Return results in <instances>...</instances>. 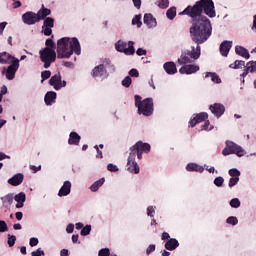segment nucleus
<instances>
[{"instance_id": "nucleus-1", "label": "nucleus", "mask_w": 256, "mask_h": 256, "mask_svg": "<svg viewBox=\"0 0 256 256\" xmlns=\"http://www.w3.org/2000/svg\"><path fill=\"white\" fill-rule=\"evenodd\" d=\"M203 13L207 16H203ZM179 15H187L192 19L190 27V37L197 47H192V50H183L177 60L178 65H189L195 63L201 57V46L209 40L213 33L210 17L217 16L215 11V3L213 0H199L193 6H187Z\"/></svg>"}, {"instance_id": "nucleus-2", "label": "nucleus", "mask_w": 256, "mask_h": 256, "mask_svg": "<svg viewBox=\"0 0 256 256\" xmlns=\"http://www.w3.org/2000/svg\"><path fill=\"white\" fill-rule=\"evenodd\" d=\"M81 55V44L77 38L64 37L57 42V58L69 59L71 55Z\"/></svg>"}, {"instance_id": "nucleus-3", "label": "nucleus", "mask_w": 256, "mask_h": 256, "mask_svg": "<svg viewBox=\"0 0 256 256\" xmlns=\"http://www.w3.org/2000/svg\"><path fill=\"white\" fill-rule=\"evenodd\" d=\"M135 105L138 108V114L144 117H151L153 115V98H143L140 95H135Z\"/></svg>"}, {"instance_id": "nucleus-4", "label": "nucleus", "mask_w": 256, "mask_h": 256, "mask_svg": "<svg viewBox=\"0 0 256 256\" xmlns=\"http://www.w3.org/2000/svg\"><path fill=\"white\" fill-rule=\"evenodd\" d=\"M40 60L44 63V69H49L51 63H55L57 60V52L52 48H43L39 51Z\"/></svg>"}, {"instance_id": "nucleus-5", "label": "nucleus", "mask_w": 256, "mask_h": 256, "mask_svg": "<svg viewBox=\"0 0 256 256\" xmlns=\"http://www.w3.org/2000/svg\"><path fill=\"white\" fill-rule=\"evenodd\" d=\"M129 150L131 155H134V157H137L139 160H141L143 159V153L151 152V144L138 141L132 147H130Z\"/></svg>"}, {"instance_id": "nucleus-6", "label": "nucleus", "mask_w": 256, "mask_h": 256, "mask_svg": "<svg viewBox=\"0 0 256 256\" xmlns=\"http://www.w3.org/2000/svg\"><path fill=\"white\" fill-rule=\"evenodd\" d=\"M222 155L227 157V155H237V157H244L245 149L237 145L233 141H226V147L222 150Z\"/></svg>"}, {"instance_id": "nucleus-7", "label": "nucleus", "mask_w": 256, "mask_h": 256, "mask_svg": "<svg viewBox=\"0 0 256 256\" xmlns=\"http://www.w3.org/2000/svg\"><path fill=\"white\" fill-rule=\"evenodd\" d=\"M135 42L129 41L128 44L125 41L119 40L115 43V49L119 53H124L125 55H135Z\"/></svg>"}, {"instance_id": "nucleus-8", "label": "nucleus", "mask_w": 256, "mask_h": 256, "mask_svg": "<svg viewBox=\"0 0 256 256\" xmlns=\"http://www.w3.org/2000/svg\"><path fill=\"white\" fill-rule=\"evenodd\" d=\"M55 27V19L51 17L44 18L43 26H42V33L46 37H49L52 35L53 30L52 28Z\"/></svg>"}, {"instance_id": "nucleus-9", "label": "nucleus", "mask_w": 256, "mask_h": 256, "mask_svg": "<svg viewBox=\"0 0 256 256\" xmlns=\"http://www.w3.org/2000/svg\"><path fill=\"white\" fill-rule=\"evenodd\" d=\"M22 21L25 25H35V23H39V17L37 13L28 11L22 15Z\"/></svg>"}, {"instance_id": "nucleus-10", "label": "nucleus", "mask_w": 256, "mask_h": 256, "mask_svg": "<svg viewBox=\"0 0 256 256\" xmlns=\"http://www.w3.org/2000/svg\"><path fill=\"white\" fill-rule=\"evenodd\" d=\"M137 156H134V154L129 153L128 156V162H127V171H129V173H135V175H137V173H139L140 169H139V164H137V162L135 161Z\"/></svg>"}, {"instance_id": "nucleus-11", "label": "nucleus", "mask_w": 256, "mask_h": 256, "mask_svg": "<svg viewBox=\"0 0 256 256\" xmlns=\"http://www.w3.org/2000/svg\"><path fill=\"white\" fill-rule=\"evenodd\" d=\"M18 70H19V60H15L6 69V79H8V81H13V79H15V73H17Z\"/></svg>"}, {"instance_id": "nucleus-12", "label": "nucleus", "mask_w": 256, "mask_h": 256, "mask_svg": "<svg viewBox=\"0 0 256 256\" xmlns=\"http://www.w3.org/2000/svg\"><path fill=\"white\" fill-rule=\"evenodd\" d=\"M107 65H109V62L94 67V69L91 72L92 77H107Z\"/></svg>"}, {"instance_id": "nucleus-13", "label": "nucleus", "mask_w": 256, "mask_h": 256, "mask_svg": "<svg viewBox=\"0 0 256 256\" xmlns=\"http://www.w3.org/2000/svg\"><path fill=\"white\" fill-rule=\"evenodd\" d=\"M207 119H209V114H207V112L194 114V117L189 121V127H195V125L203 123V121H207Z\"/></svg>"}, {"instance_id": "nucleus-14", "label": "nucleus", "mask_w": 256, "mask_h": 256, "mask_svg": "<svg viewBox=\"0 0 256 256\" xmlns=\"http://www.w3.org/2000/svg\"><path fill=\"white\" fill-rule=\"evenodd\" d=\"M184 66H182L179 69V73L181 75H193V73H197V71H199V65H195V64H183Z\"/></svg>"}, {"instance_id": "nucleus-15", "label": "nucleus", "mask_w": 256, "mask_h": 256, "mask_svg": "<svg viewBox=\"0 0 256 256\" xmlns=\"http://www.w3.org/2000/svg\"><path fill=\"white\" fill-rule=\"evenodd\" d=\"M209 109L211 113H213V115L217 117V119H219V117H222V115L225 113V106L221 103H214L209 106Z\"/></svg>"}, {"instance_id": "nucleus-16", "label": "nucleus", "mask_w": 256, "mask_h": 256, "mask_svg": "<svg viewBox=\"0 0 256 256\" xmlns=\"http://www.w3.org/2000/svg\"><path fill=\"white\" fill-rule=\"evenodd\" d=\"M14 61H19V59L15 58V56H13L7 52H0V64L1 65H11Z\"/></svg>"}, {"instance_id": "nucleus-17", "label": "nucleus", "mask_w": 256, "mask_h": 256, "mask_svg": "<svg viewBox=\"0 0 256 256\" xmlns=\"http://www.w3.org/2000/svg\"><path fill=\"white\" fill-rule=\"evenodd\" d=\"M49 85L54 87L55 91L61 90V73L58 72L54 76H52L49 80Z\"/></svg>"}, {"instance_id": "nucleus-18", "label": "nucleus", "mask_w": 256, "mask_h": 256, "mask_svg": "<svg viewBox=\"0 0 256 256\" xmlns=\"http://www.w3.org/2000/svg\"><path fill=\"white\" fill-rule=\"evenodd\" d=\"M231 47H233V42L231 41H223L220 44V53L222 57H227L229 55V51H231Z\"/></svg>"}, {"instance_id": "nucleus-19", "label": "nucleus", "mask_w": 256, "mask_h": 256, "mask_svg": "<svg viewBox=\"0 0 256 256\" xmlns=\"http://www.w3.org/2000/svg\"><path fill=\"white\" fill-rule=\"evenodd\" d=\"M23 179H25L23 173H17L8 180V183L9 185H12V187H18V185H21V183H23Z\"/></svg>"}, {"instance_id": "nucleus-20", "label": "nucleus", "mask_w": 256, "mask_h": 256, "mask_svg": "<svg viewBox=\"0 0 256 256\" xmlns=\"http://www.w3.org/2000/svg\"><path fill=\"white\" fill-rule=\"evenodd\" d=\"M71 193V182L70 181H64L62 187L60 188L58 192V197H67Z\"/></svg>"}, {"instance_id": "nucleus-21", "label": "nucleus", "mask_w": 256, "mask_h": 256, "mask_svg": "<svg viewBox=\"0 0 256 256\" xmlns=\"http://www.w3.org/2000/svg\"><path fill=\"white\" fill-rule=\"evenodd\" d=\"M144 24L147 25L149 29L157 27V19L153 17V14L148 13L144 15Z\"/></svg>"}, {"instance_id": "nucleus-22", "label": "nucleus", "mask_w": 256, "mask_h": 256, "mask_svg": "<svg viewBox=\"0 0 256 256\" xmlns=\"http://www.w3.org/2000/svg\"><path fill=\"white\" fill-rule=\"evenodd\" d=\"M36 15L38 16L39 21H43V19H47V17L51 15V9L45 8V5L42 4Z\"/></svg>"}, {"instance_id": "nucleus-23", "label": "nucleus", "mask_w": 256, "mask_h": 256, "mask_svg": "<svg viewBox=\"0 0 256 256\" xmlns=\"http://www.w3.org/2000/svg\"><path fill=\"white\" fill-rule=\"evenodd\" d=\"M163 67L168 75H175V73H177V65L175 62H166Z\"/></svg>"}, {"instance_id": "nucleus-24", "label": "nucleus", "mask_w": 256, "mask_h": 256, "mask_svg": "<svg viewBox=\"0 0 256 256\" xmlns=\"http://www.w3.org/2000/svg\"><path fill=\"white\" fill-rule=\"evenodd\" d=\"M164 247L167 249V251H175V249L179 247V241L175 238H170L166 241Z\"/></svg>"}, {"instance_id": "nucleus-25", "label": "nucleus", "mask_w": 256, "mask_h": 256, "mask_svg": "<svg viewBox=\"0 0 256 256\" xmlns=\"http://www.w3.org/2000/svg\"><path fill=\"white\" fill-rule=\"evenodd\" d=\"M81 136L77 132H71L68 139V145H79Z\"/></svg>"}, {"instance_id": "nucleus-26", "label": "nucleus", "mask_w": 256, "mask_h": 256, "mask_svg": "<svg viewBox=\"0 0 256 256\" xmlns=\"http://www.w3.org/2000/svg\"><path fill=\"white\" fill-rule=\"evenodd\" d=\"M55 99H57V93L53 91L47 92L44 97L46 105H53V103H55Z\"/></svg>"}, {"instance_id": "nucleus-27", "label": "nucleus", "mask_w": 256, "mask_h": 256, "mask_svg": "<svg viewBox=\"0 0 256 256\" xmlns=\"http://www.w3.org/2000/svg\"><path fill=\"white\" fill-rule=\"evenodd\" d=\"M235 53L236 55H240V57H243L244 59H249L251 57V55H249V50L245 49L242 46H236Z\"/></svg>"}, {"instance_id": "nucleus-28", "label": "nucleus", "mask_w": 256, "mask_h": 256, "mask_svg": "<svg viewBox=\"0 0 256 256\" xmlns=\"http://www.w3.org/2000/svg\"><path fill=\"white\" fill-rule=\"evenodd\" d=\"M186 171H195L196 173H203V171H205V168L196 163H189L186 166Z\"/></svg>"}, {"instance_id": "nucleus-29", "label": "nucleus", "mask_w": 256, "mask_h": 256, "mask_svg": "<svg viewBox=\"0 0 256 256\" xmlns=\"http://www.w3.org/2000/svg\"><path fill=\"white\" fill-rule=\"evenodd\" d=\"M13 199H14L13 194H7L1 197L2 205L4 207H11V205H13Z\"/></svg>"}, {"instance_id": "nucleus-30", "label": "nucleus", "mask_w": 256, "mask_h": 256, "mask_svg": "<svg viewBox=\"0 0 256 256\" xmlns=\"http://www.w3.org/2000/svg\"><path fill=\"white\" fill-rule=\"evenodd\" d=\"M105 183V178H101L99 180H97L96 182H94L91 186H90V191H93V193H95L96 191H99V188Z\"/></svg>"}, {"instance_id": "nucleus-31", "label": "nucleus", "mask_w": 256, "mask_h": 256, "mask_svg": "<svg viewBox=\"0 0 256 256\" xmlns=\"http://www.w3.org/2000/svg\"><path fill=\"white\" fill-rule=\"evenodd\" d=\"M205 77H206V79L208 77H211V81H213V83H221V78L215 72H207Z\"/></svg>"}, {"instance_id": "nucleus-32", "label": "nucleus", "mask_w": 256, "mask_h": 256, "mask_svg": "<svg viewBox=\"0 0 256 256\" xmlns=\"http://www.w3.org/2000/svg\"><path fill=\"white\" fill-rule=\"evenodd\" d=\"M177 16V8L176 7H171L167 10L166 12V17L170 19V21H173L175 17Z\"/></svg>"}, {"instance_id": "nucleus-33", "label": "nucleus", "mask_w": 256, "mask_h": 256, "mask_svg": "<svg viewBox=\"0 0 256 256\" xmlns=\"http://www.w3.org/2000/svg\"><path fill=\"white\" fill-rule=\"evenodd\" d=\"M246 69L247 71H249L250 73H256V62H248L246 64Z\"/></svg>"}, {"instance_id": "nucleus-34", "label": "nucleus", "mask_w": 256, "mask_h": 256, "mask_svg": "<svg viewBox=\"0 0 256 256\" xmlns=\"http://www.w3.org/2000/svg\"><path fill=\"white\" fill-rule=\"evenodd\" d=\"M132 25H137L138 29H140L143 22H141V15H136L132 19Z\"/></svg>"}, {"instance_id": "nucleus-35", "label": "nucleus", "mask_w": 256, "mask_h": 256, "mask_svg": "<svg viewBox=\"0 0 256 256\" xmlns=\"http://www.w3.org/2000/svg\"><path fill=\"white\" fill-rule=\"evenodd\" d=\"M229 175L232 178L239 179V177L241 176V172L237 168H233L229 170Z\"/></svg>"}, {"instance_id": "nucleus-36", "label": "nucleus", "mask_w": 256, "mask_h": 256, "mask_svg": "<svg viewBox=\"0 0 256 256\" xmlns=\"http://www.w3.org/2000/svg\"><path fill=\"white\" fill-rule=\"evenodd\" d=\"M230 207L233 209H239V207H241V201L238 198H233L230 201Z\"/></svg>"}, {"instance_id": "nucleus-37", "label": "nucleus", "mask_w": 256, "mask_h": 256, "mask_svg": "<svg viewBox=\"0 0 256 256\" xmlns=\"http://www.w3.org/2000/svg\"><path fill=\"white\" fill-rule=\"evenodd\" d=\"M27 197L25 196L24 192H20L19 194L15 195L14 200L16 202H23L25 203Z\"/></svg>"}, {"instance_id": "nucleus-38", "label": "nucleus", "mask_w": 256, "mask_h": 256, "mask_svg": "<svg viewBox=\"0 0 256 256\" xmlns=\"http://www.w3.org/2000/svg\"><path fill=\"white\" fill-rule=\"evenodd\" d=\"M89 233H91V225H86L81 229L80 235L86 237V235H89Z\"/></svg>"}, {"instance_id": "nucleus-39", "label": "nucleus", "mask_w": 256, "mask_h": 256, "mask_svg": "<svg viewBox=\"0 0 256 256\" xmlns=\"http://www.w3.org/2000/svg\"><path fill=\"white\" fill-rule=\"evenodd\" d=\"M223 183H225V179L221 176L214 179V185H216V187H223Z\"/></svg>"}, {"instance_id": "nucleus-40", "label": "nucleus", "mask_w": 256, "mask_h": 256, "mask_svg": "<svg viewBox=\"0 0 256 256\" xmlns=\"http://www.w3.org/2000/svg\"><path fill=\"white\" fill-rule=\"evenodd\" d=\"M226 223H228V225H237V223H239V220L235 216H230L227 218Z\"/></svg>"}, {"instance_id": "nucleus-41", "label": "nucleus", "mask_w": 256, "mask_h": 256, "mask_svg": "<svg viewBox=\"0 0 256 256\" xmlns=\"http://www.w3.org/2000/svg\"><path fill=\"white\" fill-rule=\"evenodd\" d=\"M15 241H17V237L15 235L8 234L9 247H13L15 245Z\"/></svg>"}, {"instance_id": "nucleus-42", "label": "nucleus", "mask_w": 256, "mask_h": 256, "mask_svg": "<svg viewBox=\"0 0 256 256\" xmlns=\"http://www.w3.org/2000/svg\"><path fill=\"white\" fill-rule=\"evenodd\" d=\"M110 255H111V251L109 250V248H102L98 252V256H110Z\"/></svg>"}, {"instance_id": "nucleus-43", "label": "nucleus", "mask_w": 256, "mask_h": 256, "mask_svg": "<svg viewBox=\"0 0 256 256\" xmlns=\"http://www.w3.org/2000/svg\"><path fill=\"white\" fill-rule=\"evenodd\" d=\"M158 7H160V9H167V7H169V0L158 1Z\"/></svg>"}, {"instance_id": "nucleus-44", "label": "nucleus", "mask_w": 256, "mask_h": 256, "mask_svg": "<svg viewBox=\"0 0 256 256\" xmlns=\"http://www.w3.org/2000/svg\"><path fill=\"white\" fill-rule=\"evenodd\" d=\"M5 231H9V227H7V222L0 220V233H5Z\"/></svg>"}, {"instance_id": "nucleus-45", "label": "nucleus", "mask_w": 256, "mask_h": 256, "mask_svg": "<svg viewBox=\"0 0 256 256\" xmlns=\"http://www.w3.org/2000/svg\"><path fill=\"white\" fill-rule=\"evenodd\" d=\"M45 45H46V48L48 49H55V42L51 38H48L46 40Z\"/></svg>"}, {"instance_id": "nucleus-46", "label": "nucleus", "mask_w": 256, "mask_h": 256, "mask_svg": "<svg viewBox=\"0 0 256 256\" xmlns=\"http://www.w3.org/2000/svg\"><path fill=\"white\" fill-rule=\"evenodd\" d=\"M131 83H132V80H131V78L129 76L125 77L122 80L123 87H131Z\"/></svg>"}, {"instance_id": "nucleus-47", "label": "nucleus", "mask_w": 256, "mask_h": 256, "mask_svg": "<svg viewBox=\"0 0 256 256\" xmlns=\"http://www.w3.org/2000/svg\"><path fill=\"white\" fill-rule=\"evenodd\" d=\"M41 77L43 81H46V79H49V77H51V71L49 70L42 71Z\"/></svg>"}, {"instance_id": "nucleus-48", "label": "nucleus", "mask_w": 256, "mask_h": 256, "mask_svg": "<svg viewBox=\"0 0 256 256\" xmlns=\"http://www.w3.org/2000/svg\"><path fill=\"white\" fill-rule=\"evenodd\" d=\"M107 169L112 173H117V171H119V168L115 164H111V163L108 164Z\"/></svg>"}, {"instance_id": "nucleus-49", "label": "nucleus", "mask_w": 256, "mask_h": 256, "mask_svg": "<svg viewBox=\"0 0 256 256\" xmlns=\"http://www.w3.org/2000/svg\"><path fill=\"white\" fill-rule=\"evenodd\" d=\"M156 249L155 244H150L148 248L146 249V255H151Z\"/></svg>"}, {"instance_id": "nucleus-50", "label": "nucleus", "mask_w": 256, "mask_h": 256, "mask_svg": "<svg viewBox=\"0 0 256 256\" xmlns=\"http://www.w3.org/2000/svg\"><path fill=\"white\" fill-rule=\"evenodd\" d=\"M30 247H37V245H39V239L37 238H30V242H29Z\"/></svg>"}, {"instance_id": "nucleus-51", "label": "nucleus", "mask_w": 256, "mask_h": 256, "mask_svg": "<svg viewBox=\"0 0 256 256\" xmlns=\"http://www.w3.org/2000/svg\"><path fill=\"white\" fill-rule=\"evenodd\" d=\"M237 183H239V178H230L229 180V187H235V185H237Z\"/></svg>"}, {"instance_id": "nucleus-52", "label": "nucleus", "mask_w": 256, "mask_h": 256, "mask_svg": "<svg viewBox=\"0 0 256 256\" xmlns=\"http://www.w3.org/2000/svg\"><path fill=\"white\" fill-rule=\"evenodd\" d=\"M129 75H130V77H139V70L135 69V68H132L129 71Z\"/></svg>"}, {"instance_id": "nucleus-53", "label": "nucleus", "mask_w": 256, "mask_h": 256, "mask_svg": "<svg viewBox=\"0 0 256 256\" xmlns=\"http://www.w3.org/2000/svg\"><path fill=\"white\" fill-rule=\"evenodd\" d=\"M147 215H148V217H154V215H155V208H153V206H149L147 208Z\"/></svg>"}, {"instance_id": "nucleus-54", "label": "nucleus", "mask_w": 256, "mask_h": 256, "mask_svg": "<svg viewBox=\"0 0 256 256\" xmlns=\"http://www.w3.org/2000/svg\"><path fill=\"white\" fill-rule=\"evenodd\" d=\"M32 256H42L45 255V252L43 250H41V248H38L36 251H33L31 253Z\"/></svg>"}, {"instance_id": "nucleus-55", "label": "nucleus", "mask_w": 256, "mask_h": 256, "mask_svg": "<svg viewBox=\"0 0 256 256\" xmlns=\"http://www.w3.org/2000/svg\"><path fill=\"white\" fill-rule=\"evenodd\" d=\"M230 69H241L239 60H236L233 64L229 65Z\"/></svg>"}, {"instance_id": "nucleus-56", "label": "nucleus", "mask_w": 256, "mask_h": 256, "mask_svg": "<svg viewBox=\"0 0 256 256\" xmlns=\"http://www.w3.org/2000/svg\"><path fill=\"white\" fill-rule=\"evenodd\" d=\"M94 149H96V151H97V155H96L97 159H103V152L101 150H99V146L95 145Z\"/></svg>"}, {"instance_id": "nucleus-57", "label": "nucleus", "mask_w": 256, "mask_h": 256, "mask_svg": "<svg viewBox=\"0 0 256 256\" xmlns=\"http://www.w3.org/2000/svg\"><path fill=\"white\" fill-rule=\"evenodd\" d=\"M136 54L138 55V57H141L143 55H147V50L143 49V48H138L136 51Z\"/></svg>"}, {"instance_id": "nucleus-58", "label": "nucleus", "mask_w": 256, "mask_h": 256, "mask_svg": "<svg viewBox=\"0 0 256 256\" xmlns=\"http://www.w3.org/2000/svg\"><path fill=\"white\" fill-rule=\"evenodd\" d=\"M209 125H210L209 120H205V123L201 127V131H209Z\"/></svg>"}, {"instance_id": "nucleus-59", "label": "nucleus", "mask_w": 256, "mask_h": 256, "mask_svg": "<svg viewBox=\"0 0 256 256\" xmlns=\"http://www.w3.org/2000/svg\"><path fill=\"white\" fill-rule=\"evenodd\" d=\"M162 241H169L171 239V236L167 232H163L161 236Z\"/></svg>"}, {"instance_id": "nucleus-60", "label": "nucleus", "mask_w": 256, "mask_h": 256, "mask_svg": "<svg viewBox=\"0 0 256 256\" xmlns=\"http://www.w3.org/2000/svg\"><path fill=\"white\" fill-rule=\"evenodd\" d=\"M30 170L33 173H37V171H41V165L40 166L30 165Z\"/></svg>"}, {"instance_id": "nucleus-61", "label": "nucleus", "mask_w": 256, "mask_h": 256, "mask_svg": "<svg viewBox=\"0 0 256 256\" xmlns=\"http://www.w3.org/2000/svg\"><path fill=\"white\" fill-rule=\"evenodd\" d=\"M21 1H19V0H15L14 2H13V4H12V7H13V9H19V7H21Z\"/></svg>"}, {"instance_id": "nucleus-62", "label": "nucleus", "mask_w": 256, "mask_h": 256, "mask_svg": "<svg viewBox=\"0 0 256 256\" xmlns=\"http://www.w3.org/2000/svg\"><path fill=\"white\" fill-rule=\"evenodd\" d=\"M74 229H75V225L69 224L66 228V231L67 233H73Z\"/></svg>"}, {"instance_id": "nucleus-63", "label": "nucleus", "mask_w": 256, "mask_h": 256, "mask_svg": "<svg viewBox=\"0 0 256 256\" xmlns=\"http://www.w3.org/2000/svg\"><path fill=\"white\" fill-rule=\"evenodd\" d=\"M136 9H141V0H132Z\"/></svg>"}, {"instance_id": "nucleus-64", "label": "nucleus", "mask_w": 256, "mask_h": 256, "mask_svg": "<svg viewBox=\"0 0 256 256\" xmlns=\"http://www.w3.org/2000/svg\"><path fill=\"white\" fill-rule=\"evenodd\" d=\"M60 256H69V250L67 249H62L60 251Z\"/></svg>"}]
</instances>
